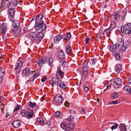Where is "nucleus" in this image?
<instances>
[{
  "label": "nucleus",
  "instance_id": "obj_1",
  "mask_svg": "<svg viewBox=\"0 0 131 131\" xmlns=\"http://www.w3.org/2000/svg\"><path fill=\"white\" fill-rule=\"evenodd\" d=\"M43 18L41 14L38 15L36 18V22L37 23L35 25V29L38 34L34 32H31L30 35V38L32 40H35L41 41L44 35L42 32L45 30L46 26L44 24V22L41 20Z\"/></svg>",
  "mask_w": 131,
  "mask_h": 131
},
{
  "label": "nucleus",
  "instance_id": "obj_2",
  "mask_svg": "<svg viewBox=\"0 0 131 131\" xmlns=\"http://www.w3.org/2000/svg\"><path fill=\"white\" fill-rule=\"evenodd\" d=\"M130 44L129 42L128 41H127L124 43L123 41H121L118 44V46L120 48H121L122 52H124V51L127 48Z\"/></svg>",
  "mask_w": 131,
  "mask_h": 131
},
{
  "label": "nucleus",
  "instance_id": "obj_3",
  "mask_svg": "<svg viewBox=\"0 0 131 131\" xmlns=\"http://www.w3.org/2000/svg\"><path fill=\"white\" fill-rule=\"evenodd\" d=\"M82 72L83 75L86 76L87 74L88 71V66L87 62L85 61L82 65Z\"/></svg>",
  "mask_w": 131,
  "mask_h": 131
},
{
  "label": "nucleus",
  "instance_id": "obj_4",
  "mask_svg": "<svg viewBox=\"0 0 131 131\" xmlns=\"http://www.w3.org/2000/svg\"><path fill=\"white\" fill-rule=\"evenodd\" d=\"M49 59L48 55L45 56L44 57H42L41 59L38 60L37 63L39 67H41L44 63V62L47 60Z\"/></svg>",
  "mask_w": 131,
  "mask_h": 131
},
{
  "label": "nucleus",
  "instance_id": "obj_5",
  "mask_svg": "<svg viewBox=\"0 0 131 131\" xmlns=\"http://www.w3.org/2000/svg\"><path fill=\"white\" fill-rule=\"evenodd\" d=\"M22 63L21 61H18L16 64V67L14 69V71L15 73L17 74L20 71L21 67L22 66Z\"/></svg>",
  "mask_w": 131,
  "mask_h": 131
},
{
  "label": "nucleus",
  "instance_id": "obj_6",
  "mask_svg": "<svg viewBox=\"0 0 131 131\" xmlns=\"http://www.w3.org/2000/svg\"><path fill=\"white\" fill-rule=\"evenodd\" d=\"M122 83V81L121 79L117 78L115 79L113 83V85L114 88H118L119 85Z\"/></svg>",
  "mask_w": 131,
  "mask_h": 131
},
{
  "label": "nucleus",
  "instance_id": "obj_7",
  "mask_svg": "<svg viewBox=\"0 0 131 131\" xmlns=\"http://www.w3.org/2000/svg\"><path fill=\"white\" fill-rule=\"evenodd\" d=\"M19 23L18 21H14L12 27V30L15 31H17L19 26Z\"/></svg>",
  "mask_w": 131,
  "mask_h": 131
},
{
  "label": "nucleus",
  "instance_id": "obj_8",
  "mask_svg": "<svg viewBox=\"0 0 131 131\" xmlns=\"http://www.w3.org/2000/svg\"><path fill=\"white\" fill-rule=\"evenodd\" d=\"M56 102L60 104L62 102V99L61 95L60 94L56 95L55 98Z\"/></svg>",
  "mask_w": 131,
  "mask_h": 131
},
{
  "label": "nucleus",
  "instance_id": "obj_9",
  "mask_svg": "<svg viewBox=\"0 0 131 131\" xmlns=\"http://www.w3.org/2000/svg\"><path fill=\"white\" fill-rule=\"evenodd\" d=\"M21 122L19 120H16L14 121L12 124L13 127L15 128H18L20 126Z\"/></svg>",
  "mask_w": 131,
  "mask_h": 131
},
{
  "label": "nucleus",
  "instance_id": "obj_10",
  "mask_svg": "<svg viewBox=\"0 0 131 131\" xmlns=\"http://www.w3.org/2000/svg\"><path fill=\"white\" fill-rule=\"evenodd\" d=\"M31 72L32 73L34 72V71H31L29 68H27L23 70V73L25 76L28 77L29 75Z\"/></svg>",
  "mask_w": 131,
  "mask_h": 131
},
{
  "label": "nucleus",
  "instance_id": "obj_11",
  "mask_svg": "<svg viewBox=\"0 0 131 131\" xmlns=\"http://www.w3.org/2000/svg\"><path fill=\"white\" fill-rule=\"evenodd\" d=\"M1 28V31L2 34H5L7 29L6 25L4 23H2Z\"/></svg>",
  "mask_w": 131,
  "mask_h": 131
},
{
  "label": "nucleus",
  "instance_id": "obj_12",
  "mask_svg": "<svg viewBox=\"0 0 131 131\" xmlns=\"http://www.w3.org/2000/svg\"><path fill=\"white\" fill-rule=\"evenodd\" d=\"M119 13L118 12H116L114 13L112 15L111 17L112 21H115L118 16Z\"/></svg>",
  "mask_w": 131,
  "mask_h": 131
},
{
  "label": "nucleus",
  "instance_id": "obj_13",
  "mask_svg": "<svg viewBox=\"0 0 131 131\" xmlns=\"http://www.w3.org/2000/svg\"><path fill=\"white\" fill-rule=\"evenodd\" d=\"M58 85L60 88L62 89H64L66 88V85L61 80H59L58 81Z\"/></svg>",
  "mask_w": 131,
  "mask_h": 131
},
{
  "label": "nucleus",
  "instance_id": "obj_14",
  "mask_svg": "<svg viewBox=\"0 0 131 131\" xmlns=\"http://www.w3.org/2000/svg\"><path fill=\"white\" fill-rule=\"evenodd\" d=\"M17 4V0H12V2L9 4L8 7V8H11L12 7H14L16 6Z\"/></svg>",
  "mask_w": 131,
  "mask_h": 131
},
{
  "label": "nucleus",
  "instance_id": "obj_15",
  "mask_svg": "<svg viewBox=\"0 0 131 131\" xmlns=\"http://www.w3.org/2000/svg\"><path fill=\"white\" fill-rule=\"evenodd\" d=\"M56 74L59 77H61V78H62L64 76V73L61 70L59 69V68H58V70H57Z\"/></svg>",
  "mask_w": 131,
  "mask_h": 131
},
{
  "label": "nucleus",
  "instance_id": "obj_16",
  "mask_svg": "<svg viewBox=\"0 0 131 131\" xmlns=\"http://www.w3.org/2000/svg\"><path fill=\"white\" fill-rule=\"evenodd\" d=\"M58 56L60 60H62L64 58V55L62 50H61L59 51L58 52Z\"/></svg>",
  "mask_w": 131,
  "mask_h": 131
},
{
  "label": "nucleus",
  "instance_id": "obj_17",
  "mask_svg": "<svg viewBox=\"0 0 131 131\" xmlns=\"http://www.w3.org/2000/svg\"><path fill=\"white\" fill-rule=\"evenodd\" d=\"M58 78H52L51 80L50 81V84L52 86L55 84L58 80Z\"/></svg>",
  "mask_w": 131,
  "mask_h": 131
},
{
  "label": "nucleus",
  "instance_id": "obj_18",
  "mask_svg": "<svg viewBox=\"0 0 131 131\" xmlns=\"http://www.w3.org/2000/svg\"><path fill=\"white\" fill-rule=\"evenodd\" d=\"M37 121L40 125H43L45 124L44 120L41 117H38L37 118Z\"/></svg>",
  "mask_w": 131,
  "mask_h": 131
},
{
  "label": "nucleus",
  "instance_id": "obj_19",
  "mask_svg": "<svg viewBox=\"0 0 131 131\" xmlns=\"http://www.w3.org/2000/svg\"><path fill=\"white\" fill-rule=\"evenodd\" d=\"M9 13L10 15L12 17H13L14 15V7H12L11 8H9Z\"/></svg>",
  "mask_w": 131,
  "mask_h": 131
},
{
  "label": "nucleus",
  "instance_id": "obj_20",
  "mask_svg": "<svg viewBox=\"0 0 131 131\" xmlns=\"http://www.w3.org/2000/svg\"><path fill=\"white\" fill-rule=\"evenodd\" d=\"M74 127L73 123L72 122H71L68 125V128H67V129L66 130H67V131H69L70 130L73 128Z\"/></svg>",
  "mask_w": 131,
  "mask_h": 131
},
{
  "label": "nucleus",
  "instance_id": "obj_21",
  "mask_svg": "<svg viewBox=\"0 0 131 131\" xmlns=\"http://www.w3.org/2000/svg\"><path fill=\"white\" fill-rule=\"evenodd\" d=\"M121 66L120 65H116L115 67V70L117 73L118 74L122 70Z\"/></svg>",
  "mask_w": 131,
  "mask_h": 131
},
{
  "label": "nucleus",
  "instance_id": "obj_22",
  "mask_svg": "<svg viewBox=\"0 0 131 131\" xmlns=\"http://www.w3.org/2000/svg\"><path fill=\"white\" fill-rule=\"evenodd\" d=\"M111 30L110 29L105 30L103 32V35L104 36H108L111 32Z\"/></svg>",
  "mask_w": 131,
  "mask_h": 131
},
{
  "label": "nucleus",
  "instance_id": "obj_23",
  "mask_svg": "<svg viewBox=\"0 0 131 131\" xmlns=\"http://www.w3.org/2000/svg\"><path fill=\"white\" fill-rule=\"evenodd\" d=\"M130 25H128V27L126 28L125 31L126 34L129 35L131 34V26H129Z\"/></svg>",
  "mask_w": 131,
  "mask_h": 131
},
{
  "label": "nucleus",
  "instance_id": "obj_24",
  "mask_svg": "<svg viewBox=\"0 0 131 131\" xmlns=\"http://www.w3.org/2000/svg\"><path fill=\"white\" fill-rule=\"evenodd\" d=\"M68 125L66 123H63L61 125V127L65 131H67L66 130L67 128H68Z\"/></svg>",
  "mask_w": 131,
  "mask_h": 131
},
{
  "label": "nucleus",
  "instance_id": "obj_25",
  "mask_svg": "<svg viewBox=\"0 0 131 131\" xmlns=\"http://www.w3.org/2000/svg\"><path fill=\"white\" fill-rule=\"evenodd\" d=\"M128 25H130L129 23H128L127 24H125L124 26H122L121 28V30L122 32H123L125 30L126 28L128 27Z\"/></svg>",
  "mask_w": 131,
  "mask_h": 131
},
{
  "label": "nucleus",
  "instance_id": "obj_26",
  "mask_svg": "<svg viewBox=\"0 0 131 131\" xmlns=\"http://www.w3.org/2000/svg\"><path fill=\"white\" fill-rule=\"evenodd\" d=\"M119 96V94L117 92H114L112 94L111 97L112 99H115L117 98Z\"/></svg>",
  "mask_w": 131,
  "mask_h": 131
},
{
  "label": "nucleus",
  "instance_id": "obj_27",
  "mask_svg": "<svg viewBox=\"0 0 131 131\" xmlns=\"http://www.w3.org/2000/svg\"><path fill=\"white\" fill-rule=\"evenodd\" d=\"M119 127L121 131H127L126 127L123 124H121Z\"/></svg>",
  "mask_w": 131,
  "mask_h": 131
},
{
  "label": "nucleus",
  "instance_id": "obj_28",
  "mask_svg": "<svg viewBox=\"0 0 131 131\" xmlns=\"http://www.w3.org/2000/svg\"><path fill=\"white\" fill-rule=\"evenodd\" d=\"M116 44L110 47L111 50L112 52H115L117 49Z\"/></svg>",
  "mask_w": 131,
  "mask_h": 131
},
{
  "label": "nucleus",
  "instance_id": "obj_29",
  "mask_svg": "<svg viewBox=\"0 0 131 131\" xmlns=\"http://www.w3.org/2000/svg\"><path fill=\"white\" fill-rule=\"evenodd\" d=\"M117 60H119L121 58V55L117 53H115L113 55Z\"/></svg>",
  "mask_w": 131,
  "mask_h": 131
},
{
  "label": "nucleus",
  "instance_id": "obj_30",
  "mask_svg": "<svg viewBox=\"0 0 131 131\" xmlns=\"http://www.w3.org/2000/svg\"><path fill=\"white\" fill-rule=\"evenodd\" d=\"M116 25L115 23L114 22H112L111 23L109 29L111 30L114 28L115 27Z\"/></svg>",
  "mask_w": 131,
  "mask_h": 131
},
{
  "label": "nucleus",
  "instance_id": "obj_31",
  "mask_svg": "<svg viewBox=\"0 0 131 131\" xmlns=\"http://www.w3.org/2000/svg\"><path fill=\"white\" fill-rule=\"evenodd\" d=\"M131 87H129V85H126L125 86L124 89L125 91L126 92L129 93Z\"/></svg>",
  "mask_w": 131,
  "mask_h": 131
},
{
  "label": "nucleus",
  "instance_id": "obj_32",
  "mask_svg": "<svg viewBox=\"0 0 131 131\" xmlns=\"http://www.w3.org/2000/svg\"><path fill=\"white\" fill-rule=\"evenodd\" d=\"M112 123L113 125H114L111 128L112 130H113L114 129H115L117 128L118 126V124L117 123Z\"/></svg>",
  "mask_w": 131,
  "mask_h": 131
},
{
  "label": "nucleus",
  "instance_id": "obj_33",
  "mask_svg": "<svg viewBox=\"0 0 131 131\" xmlns=\"http://www.w3.org/2000/svg\"><path fill=\"white\" fill-rule=\"evenodd\" d=\"M65 38H64V39L67 40L70 38L71 37V36L70 33H68L66 34L65 35Z\"/></svg>",
  "mask_w": 131,
  "mask_h": 131
},
{
  "label": "nucleus",
  "instance_id": "obj_34",
  "mask_svg": "<svg viewBox=\"0 0 131 131\" xmlns=\"http://www.w3.org/2000/svg\"><path fill=\"white\" fill-rule=\"evenodd\" d=\"M5 73L4 70L2 68H1L0 70V77H2L4 75Z\"/></svg>",
  "mask_w": 131,
  "mask_h": 131
},
{
  "label": "nucleus",
  "instance_id": "obj_35",
  "mask_svg": "<svg viewBox=\"0 0 131 131\" xmlns=\"http://www.w3.org/2000/svg\"><path fill=\"white\" fill-rule=\"evenodd\" d=\"M71 51V50L70 47L68 46H67L66 48V52L68 54L70 53Z\"/></svg>",
  "mask_w": 131,
  "mask_h": 131
},
{
  "label": "nucleus",
  "instance_id": "obj_36",
  "mask_svg": "<svg viewBox=\"0 0 131 131\" xmlns=\"http://www.w3.org/2000/svg\"><path fill=\"white\" fill-rule=\"evenodd\" d=\"M33 112L32 111H30L29 112L27 116V117L28 118H31L33 116Z\"/></svg>",
  "mask_w": 131,
  "mask_h": 131
},
{
  "label": "nucleus",
  "instance_id": "obj_37",
  "mask_svg": "<svg viewBox=\"0 0 131 131\" xmlns=\"http://www.w3.org/2000/svg\"><path fill=\"white\" fill-rule=\"evenodd\" d=\"M36 104L35 103H33L31 102L29 103V106L32 107H36Z\"/></svg>",
  "mask_w": 131,
  "mask_h": 131
},
{
  "label": "nucleus",
  "instance_id": "obj_38",
  "mask_svg": "<svg viewBox=\"0 0 131 131\" xmlns=\"http://www.w3.org/2000/svg\"><path fill=\"white\" fill-rule=\"evenodd\" d=\"M111 83H110V82L108 83L107 85L106 86L107 88L106 89V90H104V91H105L106 90H109L111 88Z\"/></svg>",
  "mask_w": 131,
  "mask_h": 131
},
{
  "label": "nucleus",
  "instance_id": "obj_39",
  "mask_svg": "<svg viewBox=\"0 0 131 131\" xmlns=\"http://www.w3.org/2000/svg\"><path fill=\"white\" fill-rule=\"evenodd\" d=\"M118 103V100L115 101H112L109 102V104H116Z\"/></svg>",
  "mask_w": 131,
  "mask_h": 131
},
{
  "label": "nucleus",
  "instance_id": "obj_40",
  "mask_svg": "<svg viewBox=\"0 0 131 131\" xmlns=\"http://www.w3.org/2000/svg\"><path fill=\"white\" fill-rule=\"evenodd\" d=\"M21 114L23 117H25V116L27 114L26 111L25 110H22L21 112Z\"/></svg>",
  "mask_w": 131,
  "mask_h": 131
},
{
  "label": "nucleus",
  "instance_id": "obj_41",
  "mask_svg": "<svg viewBox=\"0 0 131 131\" xmlns=\"http://www.w3.org/2000/svg\"><path fill=\"white\" fill-rule=\"evenodd\" d=\"M61 113L59 112H57L54 113L55 116L57 117H59L61 116Z\"/></svg>",
  "mask_w": 131,
  "mask_h": 131
},
{
  "label": "nucleus",
  "instance_id": "obj_42",
  "mask_svg": "<svg viewBox=\"0 0 131 131\" xmlns=\"http://www.w3.org/2000/svg\"><path fill=\"white\" fill-rule=\"evenodd\" d=\"M54 43H57L59 42V39L57 38L56 36L54 37Z\"/></svg>",
  "mask_w": 131,
  "mask_h": 131
},
{
  "label": "nucleus",
  "instance_id": "obj_43",
  "mask_svg": "<svg viewBox=\"0 0 131 131\" xmlns=\"http://www.w3.org/2000/svg\"><path fill=\"white\" fill-rule=\"evenodd\" d=\"M67 120L69 121H72L73 119V117L72 116H70L67 118Z\"/></svg>",
  "mask_w": 131,
  "mask_h": 131
},
{
  "label": "nucleus",
  "instance_id": "obj_44",
  "mask_svg": "<svg viewBox=\"0 0 131 131\" xmlns=\"http://www.w3.org/2000/svg\"><path fill=\"white\" fill-rule=\"evenodd\" d=\"M20 106L18 105H17L15 106V107L13 110L14 112L17 111L19 109Z\"/></svg>",
  "mask_w": 131,
  "mask_h": 131
},
{
  "label": "nucleus",
  "instance_id": "obj_45",
  "mask_svg": "<svg viewBox=\"0 0 131 131\" xmlns=\"http://www.w3.org/2000/svg\"><path fill=\"white\" fill-rule=\"evenodd\" d=\"M57 38L59 39V41H60L62 39V38L63 37L62 35H58L56 36Z\"/></svg>",
  "mask_w": 131,
  "mask_h": 131
},
{
  "label": "nucleus",
  "instance_id": "obj_46",
  "mask_svg": "<svg viewBox=\"0 0 131 131\" xmlns=\"http://www.w3.org/2000/svg\"><path fill=\"white\" fill-rule=\"evenodd\" d=\"M91 60L92 64L93 65H94L97 62L95 58H93Z\"/></svg>",
  "mask_w": 131,
  "mask_h": 131
},
{
  "label": "nucleus",
  "instance_id": "obj_47",
  "mask_svg": "<svg viewBox=\"0 0 131 131\" xmlns=\"http://www.w3.org/2000/svg\"><path fill=\"white\" fill-rule=\"evenodd\" d=\"M89 88L85 84L83 86V90L85 91H87L89 90Z\"/></svg>",
  "mask_w": 131,
  "mask_h": 131
},
{
  "label": "nucleus",
  "instance_id": "obj_48",
  "mask_svg": "<svg viewBox=\"0 0 131 131\" xmlns=\"http://www.w3.org/2000/svg\"><path fill=\"white\" fill-rule=\"evenodd\" d=\"M39 75V73L38 72H35L34 74L33 77L34 78H36Z\"/></svg>",
  "mask_w": 131,
  "mask_h": 131
},
{
  "label": "nucleus",
  "instance_id": "obj_49",
  "mask_svg": "<svg viewBox=\"0 0 131 131\" xmlns=\"http://www.w3.org/2000/svg\"><path fill=\"white\" fill-rule=\"evenodd\" d=\"M60 63H60V65H61V66L63 67L64 65H65L66 64V63L64 61H61L60 62Z\"/></svg>",
  "mask_w": 131,
  "mask_h": 131
},
{
  "label": "nucleus",
  "instance_id": "obj_50",
  "mask_svg": "<svg viewBox=\"0 0 131 131\" xmlns=\"http://www.w3.org/2000/svg\"><path fill=\"white\" fill-rule=\"evenodd\" d=\"M69 104L68 102L66 101L64 103V105L65 106L67 107H68L69 106Z\"/></svg>",
  "mask_w": 131,
  "mask_h": 131
},
{
  "label": "nucleus",
  "instance_id": "obj_51",
  "mask_svg": "<svg viewBox=\"0 0 131 131\" xmlns=\"http://www.w3.org/2000/svg\"><path fill=\"white\" fill-rule=\"evenodd\" d=\"M46 77H44L42 78L41 80V81L42 82H45L46 81Z\"/></svg>",
  "mask_w": 131,
  "mask_h": 131
},
{
  "label": "nucleus",
  "instance_id": "obj_52",
  "mask_svg": "<svg viewBox=\"0 0 131 131\" xmlns=\"http://www.w3.org/2000/svg\"><path fill=\"white\" fill-rule=\"evenodd\" d=\"M89 38H87L86 39V40H85V43L87 44L88 42H89Z\"/></svg>",
  "mask_w": 131,
  "mask_h": 131
},
{
  "label": "nucleus",
  "instance_id": "obj_53",
  "mask_svg": "<svg viewBox=\"0 0 131 131\" xmlns=\"http://www.w3.org/2000/svg\"><path fill=\"white\" fill-rule=\"evenodd\" d=\"M56 128L55 127H54V128H51V129L50 131H54L55 130H56L55 129H54V128Z\"/></svg>",
  "mask_w": 131,
  "mask_h": 131
},
{
  "label": "nucleus",
  "instance_id": "obj_54",
  "mask_svg": "<svg viewBox=\"0 0 131 131\" xmlns=\"http://www.w3.org/2000/svg\"><path fill=\"white\" fill-rule=\"evenodd\" d=\"M101 36V34H100L99 33L98 35L97 36V39L98 38H99Z\"/></svg>",
  "mask_w": 131,
  "mask_h": 131
},
{
  "label": "nucleus",
  "instance_id": "obj_55",
  "mask_svg": "<svg viewBox=\"0 0 131 131\" xmlns=\"http://www.w3.org/2000/svg\"><path fill=\"white\" fill-rule=\"evenodd\" d=\"M128 82L129 83H131V77H130L129 79Z\"/></svg>",
  "mask_w": 131,
  "mask_h": 131
},
{
  "label": "nucleus",
  "instance_id": "obj_56",
  "mask_svg": "<svg viewBox=\"0 0 131 131\" xmlns=\"http://www.w3.org/2000/svg\"><path fill=\"white\" fill-rule=\"evenodd\" d=\"M81 112H82V113H84V114L85 113V111L83 109H82L81 110Z\"/></svg>",
  "mask_w": 131,
  "mask_h": 131
},
{
  "label": "nucleus",
  "instance_id": "obj_57",
  "mask_svg": "<svg viewBox=\"0 0 131 131\" xmlns=\"http://www.w3.org/2000/svg\"><path fill=\"white\" fill-rule=\"evenodd\" d=\"M50 64H51V63H52V60L50 58Z\"/></svg>",
  "mask_w": 131,
  "mask_h": 131
},
{
  "label": "nucleus",
  "instance_id": "obj_58",
  "mask_svg": "<svg viewBox=\"0 0 131 131\" xmlns=\"http://www.w3.org/2000/svg\"><path fill=\"white\" fill-rule=\"evenodd\" d=\"M2 77H0V82H1L2 80Z\"/></svg>",
  "mask_w": 131,
  "mask_h": 131
},
{
  "label": "nucleus",
  "instance_id": "obj_59",
  "mask_svg": "<svg viewBox=\"0 0 131 131\" xmlns=\"http://www.w3.org/2000/svg\"><path fill=\"white\" fill-rule=\"evenodd\" d=\"M2 96H0V103H1V101H2Z\"/></svg>",
  "mask_w": 131,
  "mask_h": 131
},
{
  "label": "nucleus",
  "instance_id": "obj_60",
  "mask_svg": "<svg viewBox=\"0 0 131 131\" xmlns=\"http://www.w3.org/2000/svg\"><path fill=\"white\" fill-rule=\"evenodd\" d=\"M129 93H130V94H131V87L130 88V89Z\"/></svg>",
  "mask_w": 131,
  "mask_h": 131
},
{
  "label": "nucleus",
  "instance_id": "obj_61",
  "mask_svg": "<svg viewBox=\"0 0 131 131\" xmlns=\"http://www.w3.org/2000/svg\"><path fill=\"white\" fill-rule=\"evenodd\" d=\"M2 1H7L8 0H2Z\"/></svg>",
  "mask_w": 131,
  "mask_h": 131
},
{
  "label": "nucleus",
  "instance_id": "obj_62",
  "mask_svg": "<svg viewBox=\"0 0 131 131\" xmlns=\"http://www.w3.org/2000/svg\"><path fill=\"white\" fill-rule=\"evenodd\" d=\"M2 56V55L1 54H0V59L1 58Z\"/></svg>",
  "mask_w": 131,
  "mask_h": 131
},
{
  "label": "nucleus",
  "instance_id": "obj_63",
  "mask_svg": "<svg viewBox=\"0 0 131 131\" xmlns=\"http://www.w3.org/2000/svg\"><path fill=\"white\" fill-rule=\"evenodd\" d=\"M31 80L33 81L34 80L33 79H31Z\"/></svg>",
  "mask_w": 131,
  "mask_h": 131
},
{
  "label": "nucleus",
  "instance_id": "obj_64",
  "mask_svg": "<svg viewBox=\"0 0 131 131\" xmlns=\"http://www.w3.org/2000/svg\"><path fill=\"white\" fill-rule=\"evenodd\" d=\"M49 48H52V47L50 46Z\"/></svg>",
  "mask_w": 131,
  "mask_h": 131
}]
</instances>
